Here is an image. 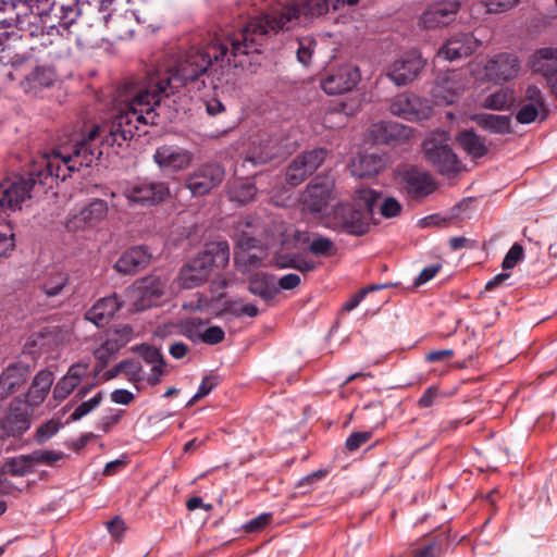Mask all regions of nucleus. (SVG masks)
<instances>
[{
	"label": "nucleus",
	"mask_w": 557,
	"mask_h": 557,
	"mask_svg": "<svg viewBox=\"0 0 557 557\" xmlns=\"http://www.w3.org/2000/svg\"><path fill=\"white\" fill-rule=\"evenodd\" d=\"M426 161L442 175L455 176L461 171V162L447 144L445 133L432 135L423 141Z\"/></svg>",
	"instance_id": "10"
},
{
	"label": "nucleus",
	"mask_w": 557,
	"mask_h": 557,
	"mask_svg": "<svg viewBox=\"0 0 557 557\" xmlns=\"http://www.w3.org/2000/svg\"><path fill=\"white\" fill-rule=\"evenodd\" d=\"M194 160L193 153L177 146L164 145L156 149L153 161L160 169L180 172L187 169Z\"/></svg>",
	"instance_id": "21"
},
{
	"label": "nucleus",
	"mask_w": 557,
	"mask_h": 557,
	"mask_svg": "<svg viewBox=\"0 0 557 557\" xmlns=\"http://www.w3.org/2000/svg\"><path fill=\"white\" fill-rule=\"evenodd\" d=\"M248 290L264 301L272 300L278 293L275 276L263 272L252 274L248 280Z\"/></svg>",
	"instance_id": "32"
},
{
	"label": "nucleus",
	"mask_w": 557,
	"mask_h": 557,
	"mask_svg": "<svg viewBox=\"0 0 557 557\" xmlns=\"http://www.w3.org/2000/svg\"><path fill=\"white\" fill-rule=\"evenodd\" d=\"M457 143L470 157L474 159L482 158L488 152L485 139L479 136L473 129L459 132Z\"/></svg>",
	"instance_id": "34"
},
{
	"label": "nucleus",
	"mask_w": 557,
	"mask_h": 557,
	"mask_svg": "<svg viewBox=\"0 0 557 557\" xmlns=\"http://www.w3.org/2000/svg\"><path fill=\"white\" fill-rule=\"evenodd\" d=\"M61 428V419L52 418L37 428L34 438L38 444H44L53 437Z\"/></svg>",
	"instance_id": "44"
},
{
	"label": "nucleus",
	"mask_w": 557,
	"mask_h": 557,
	"mask_svg": "<svg viewBox=\"0 0 557 557\" xmlns=\"http://www.w3.org/2000/svg\"><path fill=\"white\" fill-rule=\"evenodd\" d=\"M30 454L34 467L39 463L53 466L54 463L64 458V453L60 450L37 449Z\"/></svg>",
	"instance_id": "48"
},
{
	"label": "nucleus",
	"mask_w": 557,
	"mask_h": 557,
	"mask_svg": "<svg viewBox=\"0 0 557 557\" xmlns=\"http://www.w3.org/2000/svg\"><path fill=\"white\" fill-rule=\"evenodd\" d=\"M479 40L471 34H459L448 39L440 49L438 57L453 61L472 54Z\"/></svg>",
	"instance_id": "26"
},
{
	"label": "nucleus",
	"mask_w": 557,
	"mask_h": 557,
	"mask_svg": "<svg viewBox=\"0 0 557 557\" xmlns=\"http://www.w3.org/2000/svg\"><path fill=\"white\" fill-rule=\"evenodd\" d=\"M78 385L67 375H63L53 388V398L64 400Z\"/></svg>",
	"instance_id": "53"
},
{
	"label": "nucleus",
	"mask_w": 557,
	"mask_h": 557,
	"mask_svg": "<svg viewBox=\"0 0 557 557\" xmlns=\"http://www.w3.org/2000/svg\"><path fill=\"white\" fill-rule=\"evenodd\" d=\"M0 11L7 14L0 24L29 37L63 36L82 13L79 0H11L3 1Z\"/></svg>",
	"instance_id": "3"
},
{
	"label": "nucleus",
	"mask_w": 557,
	"mask_h": 557,
	"mask_svg": "<svg viewBox=\"0 0 557 557\" xmlns=\"http://www.w3.org/2000/svg\"><path fill=\"white\" fill-rule=\"evenodd\" d=\"M250 28V20L239 22L210 44L187 50L173 66L148 71L145 87L109 124L100 126L104 134L102 141L108 143L109 147L122 146L135 135L140 136V125L158 123L156 107L162 97H169L188 85H196L200 89L205 86L206 76L218 74L219 71L223 74L225 67L243 66L242 57L260 51V48L246 47L249 39L255 37Z\"/></svg>",
	"instance_id": "1"
},
{
	"label": "nucleus",
	"mask_w": 557,
	"mask_h": 557,
	"mask_svg": "<svg viewBox=\"0 0 557 557\" xmlns=\"http://www.w3.org/2000/svg\"><path fill=\"white\" fill-rule=\"evenodd\" d=\"M280 153L277 139L271 136H260L251 141L245 157V162L252 165L265 164Z\"/></svg>",
	"instance_id": "24"
},
{
	"label": "nucleus",
	"mask_w": 557,
	"mask_h": 557,
	"mask_svg": "<svg viewBox=\"0 0 557 557\" xmlns=\"http://www.w3.org/2000/svg\"><path fill=\"white\" fill-rule=\"evenodd\" d=\"M207 323L200 318H186L180 323L181 333L194 343L200 342Z\"/></svg>",
	"instance_id": "41"
},
{
	"label": "nucleus",
	"mask_w": 557,
	"mask_h": 557,
	"mask_svg": "<svg viewBox=\"0 0 557 557\" xmlns=\"http://www.w3.org/2000/svg\"><path fill=\"white\" fill-rule=\"evenodd\" d=\"M309 251L314 256L331 257L335 255L336 247L330 238L317 235L309 245Z\"/></svg>",
	"instance_id": "46"
},
{
	"label": "nucleus",
	"mask_w": 557,
	"mask_h": 557,
	"mask_svg": "<svg viewBox=\"0 0 557 557\" xmlns=\"http://www.w3.org/2000/svg\"><path fill=\"white\" fill-rule=\"evenodd\" d=\"M137 354L141 360L150 367V372L147 375V383L149 385H157L160 383L162 376L165 374L166 362L161 351L150 345H141L137 348Z\"/></svg>",
	"instance_id": "30"
},
{
	"label": "nucleus",
	"mask_w": 557,
	"mask_h": 557,
	"mask_svg": "<svg viewBox=\"0 0 557 557\" xmlns=\"http://www.w3.org/2000/svg\"><path fill=\"white\" fill-rule=\"evenodd\" d=\"M395 182L399 191L411 201L421 202L437 189L433 175L416 165L397 168Z\"/></svg>",
	"instance_id": "9"
},
{
	"label": "nucleus",
	"mask_w": 557,
	"mask_h": 557,
	"mask_svg": "<svg viewBox=\"0 0 557 557\" xmlns=\"http://www.w3.org/2000/svg\"><path fill=\"white\" fill-rule=\"evenodd\" d=\"M334 181L329 176L318 175L311 180L301 195V203L311 213L323 211L332 197Z\"/></svg>",
	"instance_id": "17"
},
{
	"label": "nucleus",
	"mask_w": 557,
	"mask_h": 557,
	"mask_svg": "<svg viewBox=\"0 0 557 557\" xmlns=\"http://www.w3.org/2000/svg\"><path fill=\"white\" fill-rule=\"evenodd\" d=\"M410 134L411 129L407 126L385 121L374 123L370 129L372 140L382 145L394 144L400 139L408 138Z\"/></svg>",
	"instance_id": "28"
},
{
	"label": "nucleus",
	"mask_w": 557,
	"mask_h": 557,
	"mask_svg": "<svg viewBox=\"0 0 557 557\" xmlns=\"http://www.w3.org/2000/svg\"><path fill=\"white\" fill-rule=\"evenodd\" d=\"M230 261V246L225 240L207 243L203 250L184 264L178 274L182 288L193 289L202 285L213 267L224 268Z\"/></svg>",
	"instance_id": "6"
},
{
	"label": "nucleus",
	"mask_w": 557,
	"mask_h": 557,
	"mask_svg": "<svg viewBox=\"0 0 557 557\" xmlns=\"http://www.w3.org/2000/svg\"><path fill=\"white\" fill-rule=\"evenodd\" d=\"M69 275L60 270H51L47 272L40 282V289L47 297L59 295L67 285Z\"/></svg>",
	"instance_id": "35"
},
{
	"label": "nucleus",
	"mask_w": 557,
	"mask_h": 557,
	"mask_svg": "<svg viewBox=\"0 0 557 557\" xmlns=\"http://www.w3.org/2000/svg\"><path fill=\"white\" fill-rule=\"evenodd\" d=\"M522 258L523 247L520 244L515 243L506 253L502 267L504 270L513 269Z\"/></svg>",
	"instance_id": "58"
},
{
	"label": "nucleus",
	"mask_w": 557,
	"mask_h": 557,
	"mask_svg": "<svg viewBox=\"0 0 557 557\" xmlns=\"http://www.w3.org/2000/svg\"><path fill=\"white\" fill-rule=\"evenodd\" d=\"M373 436V431L352 432L346 440L345 447L349 451H355L366 444Z\"/></svg>",
	"instance_id": "57"
},
{
	"label": "nucleus",
	"mask_w": 557,
	"mask_h": 557,
	"mask_svg": "<svg viewBox=\"0 0 557 557\" xmlns=\"http://www.w3.org/2000/svg\"><path fill=\"white\" fill-rule=\"evenodd\" d=\"M484 69L487 81L500 83L517 76L519 72V60L513 54L499 53L490 59Z\"/></svg>",
	"instance_id": "22"
},
{
	"label": "nucleus",
	"mask_w": 557,
	"mask_h": 557,
	"mask_svg": "<svg viewBox=\"0 0 557 557\" xmlns=\"http://www.w3.org/2000/svg\"><path fill=\"white\" fill-rule=\"evenodd\" d=\"M102 401V393L98 392L90 399L83 401L81 405L76 407V409L71 414V421H78L83 417L87 416L89 412L95 410L100 403Z\"/></svg>",
	"instance_id": "51"
},
{
	"label": "nucleus",
	"mask_w": 557,
	"mask_h": 557,
	"mask_svg": "<svg viewBox=\"0 0 557 557\" xmlns=\"http://www.w3.org/2000/svg\"><path fill=\"white\" fill-rule=\"evenodd\" d=\"M89 371V363L79 361L72 364L65 375L75 381L77 384H81L83 379L87 375Z\"/></svg>",
	"instance_id": "63"
},
{
	"label": "nucleus",
	"mask_w": 557,
	"mask_h": 557,
	"mask_svg": "<svg viewBox=\"0 0 557 557\" xmlns=\"http://www.w3.org/2000/svg\"><path fill=\"white\" fill-rule=\"evenodd\" d=\"M519 0H483V3L488 13H500L505 12L515 5Z\"/></svg>",
	"instance_id": "62"
},
{
	"label": "nucleus",
	"mask_w": 557,
	"mask_h": 557,
	"mask_svg": "<svg viewBox=\"0 0 557 557\" xmlns=\"http://www.w3.org/2000/svg\"><path fill=\"white\" fill-rule=\"evenodd\" d=\"M541 110V107L534 106L532 103L522 104L516 114V120L520 124L533 123L539 116Z\"/></svg>",
	"instance_id": "56"
},
{
	"label": "nucleus",
	"mask_w": 557,
	"mask_h": 557,
	"mask_svg": "<svg viewBox=\"0 0 557 557\" xmlns=\"http://www.w3.org/2000/svg\"><path fill=\"white\" fill-rule=\"evenodd\" d=\"M386 166V159L379 153H360L350 163V172L357 177H371L380 173Z\"/></svg>",
	"instance_id": "31"
},
{
	"label": "nucleus",
	"mask_w": 557,
	"mask_h": 557,
	"mask_svg": "<svg viewBox=\"0 0 557 557\" xmlns=\"http://www.w3.org/2000/svg\"><path fill=\"white\" fill-rule=\"evenodd\" d=\"M297 45L296 54L298 61L304 65H308L317 46L315 39L311 36L301 37L298 38Z\"/></svg>",
	"instance_id": "47"
},
{
	"label": "nucleus",
	"mask_w": 557,
	"mask_h": 557,
	"mask_svg": "<svg viewBox=\"0 0 557 557\" xmlns=\"http://www.w3.org/2000/svg\"><path fill=\"white\" fill-rule=\"evenodd\" d=\"M30 411L27 404L14 399L8 409H0V440L23 435L30 428Z\"/></svg>",
	"instance_id": "12"
},
{
	"label": "nucleus",
	"mask_w": 557,
	"mask_h": 557,
	"mask_svg": "<svg viewBox=\"0 0 557 557\" xmlns=\"http://www.w3.org/2000/svg\"><path fill=\"white\" fill-rule=\"evenodd\" d=\"M152 255L146 246H135L126 250L116 261L114 268L123 274H134L147 265Z\"/></svg>",
	"instance_id": "29"
},
{
	"label": "nucleus",
	"mask_w": 557,
	"mask_h": 557,
	"mask_svg": "<svg viewBox=\"0 0 557 557\" xmlns=\"http://www.w3.org/2000/svg\"><path fill=\"white\" fill-rule=\"evenodd\" d=\"M137 299L135 301L136 310H146L157 306L164 292V283L160 277L148 276L137 283Z\"/></svg>",
	"instance_id": "23"
},
{
	"label": "nucleus",
	"mask_w": 557,
	"mask_h": 557,
	"mask_svg": "<svg viewBox=\"0 0 557 557\" xmlns=\"http://www.w3.org/2000/svg\"><path fill=\"white\" fill-rule=\"evenodd\" d=\"M109 211L106 200L95 199L77 212H70L64 226L69 232L76 233L96 227L102 222Z\"/></svg>",
	"instance_id": "14"
},
{
	"label": "nucleus",
	"mask_w": 557,
	"mask_h": 557,
	"mask_svg": "<svg viewBox=\"0 0 557 557\" xmlns=\"http://www.w3.org/2000/svg\"><path fill=\"white\" fill-rule=\"evenodd\" d=\"M446 394L442 393L437 385L428 387L418 400L419 408L426 409L437 405Z\"/></svg>",
	"instance_id": "50"
},
{
	"label": "nucleus",
	"mask_w": 557,
	"mask_h": 557,
	"mask_svg": "<svg viewBox=\"0 0 557 557\" xmlns=\"http://www.w3.org/2000/svg\"><path fill=\"white\" fill-rule=\"evenodd\" d=\"M513 101L512 92L509 89H499L484 100V107L491 110H504Z\"/></svg>",
	"instance_id": "43"
},
{
	"label": "nucleus",
	"mask_w": 557,
	"mask_h": 557,
	"mask_svg": "<svg viewBox=\"0 0 557 557\" xmlns=\"http://www.w3.org/2000/svg\"><path fill=\"white\" fill-rule=\"evenodd\" d=\"M52 383L53 374L51 371H39L35 375L33 383L27 392L26 403H28V405L32 407L38 406L41 403H44L51 388Z\"/></svg>",
	"instance_id": "33"
},
{
	"label": "nucleus",
	"mask_w": 557,
	"mask_h": 557,
	"mask_svg": "<svg viewBox=\"0 0 557 557\" xmlns=\"http://www.w3.org/2000/svg\"><path fill=\"white\" fill-rule=\"evenodd\" d=\"M272 521L271 512H263L252 518L243 525V530L246 533H258L265 529Z\"/></svg>",
	"instance_id": "54"
},
{
	"label": "nucleus",
	"mask_w": 557,
	"mask_h": 557,
	"mask_svg": "<svg viewBox=\"0 0 557 557\" xmlns=\"http://www.w3.org/2000/svg\"><path fill=\"white\" fill-rule=\"evenodd\" d=\"M123 302L116 294L100 298L85 313V319L98 327L106 326L114 314L121 309Z\"/></svg>",
	"instance_id": "25"
},
{
	"label": "nucleus",
	"mask_w": 557,
	"mask_h": 557,
	"mask_svg": "<svg viewBox=\"0 0 557 557\" xmlns=\"http://www.w3.org/2000/svg\"><path fill=\"white\" fill-rule=\"evenodd\" d=\"M447 544V536L437 535L422 548L417 549L412 557H442Z\"/></svg>",
	"instance_id": "42"
},
{
	"label": "nucleus",
	"mask_w": 557,
	"mask_h": 557,
	"mask_svg": "<svg viewBox=\"0 0 557 557\" xmlns=\"http://www.w3.org/2000/svg\"><path fill=\"white\" fill-rule=\"evenodd\" d=\"M121 347L116 344L115 339H110L108 336L106 341L94 351L97 360L96 371L100 372L112 358L119 352Z\"/></svg>",
	"instance_id": "39"
},
{
	"label": "nucleus",
	"mask_w": 557,
	"mask_h": 557,
	"mask_svg": "<svg viewBox=\"0 0 557 557\" xmlns=\"http://www.w3.org/2000/svg\"><path fill=\"white\" fill-rule=\"evenodd\" d=\"M201 335L202 336L200 342L208 345H216L221 343L225 337V333L220 326H206L205 332Z\"/></svg>",
	"instance_id": "60"
},
{
	"label": "nucleus",
	"mask_w": 557,
	"mask_h": 557,
	"mask_svg": "<svg viewBox=\"0 0 557 557\" xmlns=\"http://www.w3.org/2000/svg\"><path fill=\"white\" fill-rule=\"evenodd\" d=\"M442 269V265L440 263L431 264L426 268H424L420 274L414 278V285L421 286L425 284L426 282L431 281Z\"/></svg>",
	"instance_id": "64"
},
{
	"label": "nucleus",
	"mask_w": 557,
	"mask_h": 557,
	"mask_svg": "<svg viewBox=\"0 0 557 557\" xmlns=\"http://www.w3.org/2000/svg\"><path fill=\"white\" fill-rule=\"evenodd\" d=\"M475 121L481 127L494 134L505 135L511 132L510 119L505 115L485 113L478 115Z\"/></svg>",
	"instance_id": "36"
},
{
	"label": "nucleus",
	"mask_w": 557,
	"mask_h": 557,
	"mask_svg": "<svg viewBox=\"0 0 557 557\" xmlns=\"http://www.w3.org/2000/svg\"><path fill=\"white\" fill-rule=\"evenodd\" d=\"M389 111L401 119L419 121L429 117L432 107L428 100L414 94L401 92L392 99Z\"/></svg>",
	"instance_id": "16"
},
{
	"label": "nucleus",
	"mask_w": 557,
	"mask_h": 557,
	"mask_svg": "<svg viewBox=\"0 0 557 557\" xmlns=\"http://www.w3.org/2000/svg\"><path fill=\"white\" fill-rule=\"evenodd\" d=\"M220 384V376L213 373L207 374L202 377L197 393L189 400V405L209 395L212 389Z\"/></svg>",
	"instance_id": "49"
},
{
	"label": "nucleus",
	"mask_w": 557,
	"mask_h": 557,
	"mask_svg": "<svg viewBox=\"0 0 557 557\" xmlns=\"http://www.w3.org/2000/svg\"><path fill=\"white\" fill-rule=\"evenodd\" d=\"M133 334V327L128 324H123L114 327L113 330H110L107 333V336L110 339H115L116 344H119V346L123 348L132 341Z\"/></svg>",
	"instance_id": "52"
},
{
	"label": "nucleus",
	"mask_w": 557,
	"mask_h": 557,
	"mask_svg": "<svg viewBox=\"0 0 557 557\" xmlns=\"http://www.w3.org/2000/svg\"><path fill=\"white\" fill-rule=\"evenodd\" d=\"M357 2L358 0H293L278 5L265 14L249 18L255 37L249 39L246 47L258 49L270 34L289 29L309 18L322 16L331 9L338 10L345 4L351 5Z\"/></svg>",
	"instance_id": "4"
},
{
	"label": "nucleus",
	"mask_w": 557,
	"mask_h": 557,
	"mask_svg": "<svg viewBox=\"0 0 557 557\" xmlns=\"http://www.w3.org/2000/svg\"><path fill=\"white\" fill-rule=\"evenodd\" d=\"M255 250V252H235V262L242 267L244 272L262 265L267 251L262 247Z\"/></svg>",
	"instance_id": "40"
},
{
	"label": "nucleus",
	"mask_w": 557,
	"mask_h": 557,
	"mask_svg": "<svg viewBox=\"0 0 557 557\" xmlns=\"http://www.w3.org/2000/svg\"><path fill=\"white\" fill-rule=\"evenodd\" d=\"M460 10L458 0H442L430 4L420 16V25L424 28H437L455 21Z\"/></svg>",
	"instance_id": "20"
},
{
	"label": "nucleus",
	"mask_w": 557,
	"mask_h": 557,
	"mask_svg": "<svg viewBox=\"0 0 557 557\" xmlns=\"http://www.w3.org/2000/svg\"><path fill=\"white\" fill-rule=\"evenodd\" d=\"M122 195L129 207L150 208L164 202L171 191L166 182L138 177L124 184Z\"/></svg>",
	"instance_id": "8"
},
{
	"label": "nucleus",
	"mask_w": 557,
	"mask_h": 557,
	"mask_svg": "<svg viewBox=\"0 0 557 557\" xmlns=\"http://www.w3.org/2000/svg\"><path fill=\"white\" fill-rule=\"evenodd\" d=\"M30 369L23 362L8 366L0 375V398L4 399L16 392L27 380Z\"/></svg>",
	"instance_id": "27"
},
{
	"label": "nucleus",
	"mask_w": 557,
	"mask_h": 557,
	"mask_svg": "<svg viewBox=\"0 0 557 557\" xmlns=\"http://www.w3.org/2000/svg\"><path fill=\"white\" fill-rule=\"evenodd\" d=\"M104 134L99 125H92L87 131L73 132L49 154L42 158V169L29 172L26 176H17L13 180L0 182V213L21 210L23 203L32 198V190L36 184H45L48 177L65 181L81 168L90 166L99 160L103 153L102 147L108 143L102 141ZM0 235H5L11 248L3 245L5 251L0 255V260L8 258L15 249V234L9 223H0Z\"/></svg>",
	"instance_id": "2"
},
{
	"label": "nucleus",
	"mask_w": 557,
	"mask_h": 557,
	"mask_svg": "<svg viewBox=\"0 0 557 557\" xmlns=\"http://www.w3.org/2000/svg\"><path fill=\"white\" fill-rule=\"evenodd\" d=\"M424 66V60L417 51H409L395 60L387 71V76L397 86L412 82Z\"/></svg>",
	"instance_id": "19"
},
{
	"label": "nucleus",
	"mask_w": 557,
	"mask_h": 557,
	"mask_svg": "<svg viewBox=\"0 0 557 557\" xmlns=\"http://www.w3.org/2000/svg\"><path fill=\"white\" fill-rule=\"evenodd\" d=\"M360 78V71L357 66L345 64L327 72L321 79V88L327 95H341L352 90Z\"/></svg>",
	"instance_id": "18"
},
{
	"label": "nucleus",
	"mask_w": 557,
	"mask_h": 557,
	"mask_svg": "<svg viewBox=\"0 0 557 557\" xmlns=\"http://www.w3.org/2000/svg\"><path fill=\"white\" fill-rule=\"evenodd\" d=\"M0 467L13 476H24L34 472L35 468L32 454L8 458Z\"/></svg>",
	"instance_id": "37"
},
{
	"label": "nucleus",
	"mask_w": 557,
	"mask_h": 557,
	"mask_svg": "<svg viewBox=\"0 0 557 557\" xmlns=\"http://www.w3.org/2000/svg\"><path fill=\"white\" fill-rule=\"evenodd\" d=\"M553 64H536L534 63V67L536 71L543 72L544 76L552 89V92L557 98V61H552Z\"/></svg>",
	"instance_id": "55"
},
{
	"label": "nucleus",
	"mask_w": 557,
	"mask_h": 557,
	"mask_svg": "<svg viewBox=\"0 0 557 557\" xmlns=\"http://www.w3.org/2000/svg\"><path fill=\"white\" fill-rule=\"evenodd\" d=\"M257 193V188L251 182H234L228 188V198L238 205H246L251 201Z\"/></svg>",
	"instance_id": "38"
},
{
	"label": "nucleus",
	"mask_w": 557,
	"mask_h": 557,
	"mask_svg": "<svg viewBox=\"0 0 557 557\" xmlns=\"http://www.w3.org/2000/svg\"><path fill=\"white\" fill-rule=\"evenodd\" d=\"M467 79L460 71L440 73L432 87V96L436 104L455 103L466 88Z\"/></svg>",
	"instance_id": "13"
},
{
	"label": "nucleus",
	"mask_w": 557,
	"mask_h": 557,
	"mask_svg": "<svg viewBox=\"0 0 557 557\" xmlns=\"http://www.w3.org/2000/svg\"><path fill=\"white\" fill-rule=\"evenodd\" d=\"M123 374L133 383L147 382L148 373L144 370L141 362L136 359L123 360Z\"/></svg>",
	"instance_id": "45"
},
{
	"label": "nucleus",
	"mask_w": 557,
	"mask_h": 557,
	"mask_svg": "<svg viewBox=\"0 0 557 557\" xmlns=\"http://www.w3.org/2000/svg\"><path fill=\"white\" fill-rule=\"evenodd\" d=\"M326 474H327V471H325V470L320 469V470L313 471V472L307 474L306 476L301 478L297 483V487L302 488V492L307 493L312 488V486L315 483L323 480L326 476Z\"/></svg>",
	"instance_id": "59"
},
{
	"label": "nucleus",
	"mask_w": 557,
	"mask_h": 557,
	"mask_svg": "<svg viewBox=\"0 0 557 557\" xmlns=\"http://www.w3.org/2000/svg\"><path fill=\"white\" fill-rule=\"evenodd\" d=\"M380 196V193L371 188L356 189L351 203H338L334 208V224L348 234L364 235L369 231V219Z\"/></svg>",
	"instance_id": "5"
},
{
	"label": "nucleus",
	"mask_w": 557,
	"mask_h": 557,
	"mask_svg": "<svg viewBox=\"0 0 557 557\" xmlns=\"http://www.w3.org/2000/svg\"><path fill=\"white\" fill-rule=\"evenodd\" d=\"M11 70L7 73L10 81H18L25 92L37 94L55 82L54 71L39 65L32 53L16 54L10 60Z\"/></svg>",
	"instance_id": "7"
},
{
	"label": "nucleus",
	"mask_w": 557,
	"mask_h": 557,
	"mask_svg": "<svg viewBox=\"0 0 557 557\" xmlns=\"http://www.w3.org/2000/svg\"><path fill=\"white\" fill-rule=\"evenodd\" d=\"M225 177V169L216 161H207L197 165L185 178V188L193 197L199 198L211 193L221 185Z\"/></svg>",
	"instance_id": "11"
},
{
	"label": "nucleus",
	"mask_w": 557,
	"mask_h": 557,
	"mask_svg": "<svg viewBox=\"0 0 557 557\" xmlns=\"http://www.w3.org/2000/svg\"><path fill=\"white\" fill-rule=\"evenodd\" d=\"M401 211V205L398 200H396L393 197H387L383 200L380 207L381 214L386 218H395L397 216Z\"/></svg>",
	"instance_id": "61"
},
{
	"label": "nucleus",
	"mask_w": 557,
	"mask_h": 557,
	"mask_svg": "<svg viewBox=\"0 0 557 557\" xmlns=\"http://www.w3.org/2000/svg\"><path fill=\"white\" fill-rule=\"evenodd\" d=\"M326 157L324 148L305 151L297 156L286 169V182L292 186L300 185L309 175L317 171Z\"/></svg>",
	"instance_id": "15"
}]
</instances>
